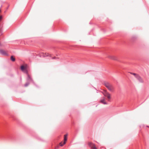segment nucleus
<instances>
[{
  "label": "nucleus",
  "instance_id": "obj_1",
  "mask_svg": "<svg viewBox=\"0 0 149 149\" xmlns=\"http://www.w3.org/2000/svg\"><path fill=\"white\" fill-rule=\"evenodd\" d=\"M21 69L22 71L25 73L28 74V72L27 70V67L26 66L22 65L21 66Z\"/></svg>",
  "mask_w": 149,
  "mask_h": 149
},
{
  "label": "nucleus",
  "instance_id": "obj_2",
  "mask_svg": "<svg viewBox=\"0 0 149 149\" xmlns=\"http://www.w3.org/2000/svg\"><path fill=\"white\" fill-rule=\"evenodd\" d=\"M104 84L109 91H111L112 90L111 86L109 83L107 82H105L104 83Z\"/></svg>",
  "mask_w": 149,
  "mask_h": 149
},
{
  "label": "nucleus",
  "instance_id": "obj_3",
  "mask_svg": "<svg viewBox=\"0 0 149 149\" xmlns=\"http://www.w3.org/2000/svg\"><path fill=\"white\" fill-rule=\"evenodd\" d=\"M88 145L91 148V149H97L95 144L89 142Z\"/></svg>",
  "mask_w": 149,
  "mask_h": 149
},
{
  "label": "nucleus",
  "instance_id": "obj_4",
  "mask_svg": "<svg viewBox=\"0 0 149 149\" xmlns=\"http://www.w3.org/2000/svg\"><path fill=\"white\" fill-rule=\"evenodd\" d=\"M64 136V141L63 142H61L59 143L60 145L61 146H63V145L65 143L66 141L67 140V134L65 135Z\"/></svg>",
  "mask_w": 149,
  "mask_h": 149
},
{
  "label": "nucleus",
  "instance_id": "obj_5",
  "mask_svg": "<svg viewBox=\"0 0 149 149\" xmlns=\"http://www.w3.org/2000/svg\"><path fill=\"white\" fill-rule=\"evenodd\" d=\"M40 57L42 56V57H45L48 56H49L50 57H51V55L49 54V53H44L42 52L40 53Z\"/></svg>",
  "mask_w": 149,
  "mask_h": 149
},
{
  "label": "nucleus",
  "instance_id": "obj_6",
  "mask_svg": "<svg viewBox=\"0 0 149 149\" xmlns=\"http://www.w3.org/2000/svg\"><path fill=\"white\" fill-rule=\"evenodd\" d=\"M0 53L3 55L7 56L8 55L7 52L3 49H0Z\"/></svg>",
  "mask_w": 149,
  "mask_h": 149
},
{
  "label": "nucleus",
  "instance_id": "obj_7",
  "mask_svg": "<svg viewBox=\"0 0 149 149\" xmlns=\"http://www.w3.org/2000/svg\"><path fill=\"white\" fill-rule=\"evenodd\" d=\"M137 79L141 83H143V79L141 78V77L139 76L138 74L137 76H136V77Z\"/></svg>",
  "mask_w": 149,
  "mask_h": 149
},
{
  "label": "nucleus",
  "instance_id": "obj_8",
  "mask_svg": "<svg viewBox=\"0 0 149 149\" xmlns=\"http://www.w3.org/2000/svg\"><path fill=\"white\" fill-rule=\"evenodd\" d=\"M27 74V81L30 83L33 82V80L31 78L30 75L28 74Z\"/></svg>",
  "mask_w": 149,
  "mask_h": 149
},
{
  "label": "nucleus",
  "instance_id": "obj_9",
  "mask_svg": "<svg viewBox=\"0 0 149 149\" xmlns=\"http://www.w3.org/2000/svg\"><path fill=\"white\" fill-rule=\"evenodd\" d=\"M104 96L107 97L108 99H110V94L107 93V91H104L103 93Z\"/></svg>",
  "mask_w": 149,
  "mask_h": 149
},
{
  "label": "nucleus",
  "instance_id": "obj_10",
  "mask_svg": "<svg viewBox=\"0 0 149 149\" xmlns=\"http://www.w3.org/2000/svg\"><path fill=\"white\" fill-rule=\"evenodd\" d=\"M100 102L104 104H107V103L105 101V99L104 97H103V99L102 100H100Z\"/></svg>",
  "mask_w": 149,
  "mask_h": 149
},
{
  "label": "nucleus",
  "instance_id": "obj_11",
  "mask_svg": "<svg viewBox=\"0 0 149 149\" xmlns=\"http://www.w3.org/2000/svg\"><path fill=\"white\" fill-rule=\"evenodd\" d=\"M11 60L13 61H14L15 60V58L13 56H11L10 57Z\"/></svg>",
  "mask_w": 149,
  "mask_h": 149
},
{
  "label": "nucleus",
  "instance_id": "obj_12",
  "mask_svg": "<svg viewBox=\"0 0 149 149\" xmlns=\"http://www.w3.org/2000/svg\"><path fill=\"white\" fill-rule=\"evenodd\" d=\"M30 82L27 81V82L24 84V86L25 87L28 86L30 84Z\"/></svg>",
  "mask_w": 149,
  "mask_h": 149
},
{
  "label": "nucleus",
  "instance_id": "obj_13",
  "mask_svg": "<svg viewBox=\"0 0 149 149\" xmlns=\"http://www.w3.org/2000/svg\"><path fill=\"white\" fill-rule=\"evenodd\" d=\"M130 73L132 74V75H134V76L135 77H136V76H137L138 74H136V73H132V72H130Z\"/></svg>",
  "mask_w": 149,
  "mask_h": 149
},
{
  "label": "nucleus",
  "instance_id": "obj_14",
  "mask_svg": "<svg viewBox=\"0 0 149 149\" xmlns=\"http://www.w3.org/2000/svg\"><path fill=\"white\" fill-rule=\"evenodd\" d=\"M2 19V16H0V21H1Z\"/></svg>",
  "mask_w": 149,
  "mask_h": 149
},
{
  "label": "nucleus",
  "instance_id": "obj_15",
  "mask_svg": "<svg viewBox=\"0 0 149 149\" xmlns=\"http://www.w3.org/2000/svg\"><path fill=\"white\" fill-rule=\"evenodd\" d=\"M108 58H111V56H108Z\"/></svg>",
  "mask_w": 149,
  "mask_h": 149
},
{
  "label": "nucleus",
  "instance_id": "obj_16",
  "mask_svg": "<svg viewBox=\"0 0 149 149\" xmlns=\"http://www.w3.org/2000/svg\"><path fill=\"white\" fill-rule=\"evenodd\" d=\"M112 59H115L114 58L113 56H112Z\"/></svg>",
  "mask_w": 149,
  "mask_h": 149
},
{
  "label": "nucleus",
  "instance_id": "obj_17",
  "mask_svg": "<svg viewBox=\"0 0 149 149\" xmlns=\"http://www.w3.org/2000/svg\"><path fill=\"white\" fill-rule=\"evenodd\" d=\"M55 58H56V57H54L52 58L54 59H55Z\"/></svg>",
  "mask_w": 149,
  "mask_h": 149
},
{
  "label": "nucleus",
  "instance_id": "obj_18",
  "mask_svg": "<svg viewBox=\"0 0 149 149\" xmlns=\"http://www.w3.org/2000/svg\"><path fill=\"white\" fill-rule=\"evenodd\" d=\"M0 45H1V43H0Z\"/></svg>",
  "mask_w": 149,
  "mask_h": 149
},
{
  "label": "nucleus",
  "instance_id": "obj_19",
  "mask_svg": "<svg viewBox=\"0 0 149 149\" xmlns=\"http://www.w3.org/2000/svg\"><path fill=\"white\" fill-rule=\"evenodd\" d=\"M147 127H148V126H147Z\"/></svg>",
  "mask_w": 149,
  "mask_h": 149
}]
</instances>
